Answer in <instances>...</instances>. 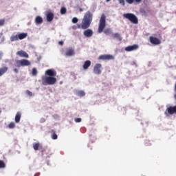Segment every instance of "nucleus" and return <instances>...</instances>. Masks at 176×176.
<instances>
[{
	"label": "nucleus",
	"mask_w": 176,
	"mask_h": 176,
	"mask_svg": "<svg viewBox=\"0 0 176 176\" xmlns=\"http://www.w3.org/2000/svg\"><path fill=\"white\" fill-rule=\"evenodd\" d=\"M30 65H31V62L27 59L15 60L14 66L17 68H20V67H30Z\"/></svg>",
	"instance_id": "20e7f679"
},
{
	"label": "nucleus",
	"mask_w": 176,
	"mask_h": 176,
	"mask_svg": "<svg viewBox=\"0 0 176 176\" xmlns=\"http://www.w3.org/2000/svg\"><path fill=\"white\" fill-rule=\"evenodd\" d=\"M45 75H47L48 76L54 77L57 75V72L54 71V69H49L46 70Z\"/></svg>",
	"instance_id": "9b49d317"
},
{
	"label": "nucleus",
	"mask_w": 176,
	"mask_h": 176,
	"mask_svg": "<svg viewBox=\"0 0 176 176\" xmlns=\"http://www.w3.org/2000/svg\"><path fill=\"white\" fill-rule=\"evenodd\" d=\"M93 21V13L90 11H87L85 14L81 24H78L77 25H73L72 27V30H87V28H90V25H91V23Z\"/></svg>",
	"instance_id": "f257e3e1"
},
{
	"label": "nucleus",
	"mask_w": 176,
	"mask_h": 176,
	"mask_svg": "<svg viewBox=\"0 0 176 176\" xmlns=\"http://www.w3.org/2000/svg\"><path fill=\"white\" fill-rule=\"evenodd\" d=\"M26 36H28V34L27 33H21L16 35H12L10 37V41L15 42L16 41H19V39L21 41L23 39H25Z\"/></svg>",
	"instance_id": "39448f33"
},
{
	"label": "nucleus",
	"mask_w": 176,
	"mask_h": 176,
	"mask_svg": "<svg viewBox=\"0 0 176 176\" xmlns=\"http://www.w3.org/2000/svg\"><path fill=\"white\" fill-rule=\"evenodd\" d=\"M58 43H59V45L63 46L64 45V41H59Z\"/></svg>",
	"instance_id": "4c0bfd02"
},
{
	"label": "nucleus",
	"mask_w": 176,
	"mask_h": 176,
	"mask_svg": "<svg viewBox=\"0 0 176 176\" xmlns=\"http://www.w3.org/2000/svg\"><path fill=\"white\" fill-rule=\"evenodd\" d=\"M149 41L152 45H160L162 41L157 37L150 36Z\"/></svg>",
	"instance_id": "1a4fd4ad"
},
{
	"label": "nucleus",
	"mask_w": 176,
	"mask_h": 176,
	"mask_svg": "<svg viewBox=\"0 0 176 176\" xmlns=\"http://www.w3.org/2000/svg\"><path fill=\"white\" fill-rule=\"evenodd\" d=\"M175 114H176V106H170L167 107L164 112V115H166V116H170V115Z\"/></svg>",
	"instance_id": "0eeeda50"
},
{
	"label": "nucleus",
	"mask_w": 176,
	"mask_h": 176,
	"mask_svg": "<svg viewBox=\"0 0 176 176\" xmlns=\"http://www.w3.org/2000/svg\"><path fill=\"white\" fill-rule=\"evenodd\" d=\"M137 49H138V45H133L125 47L124 50L125 52H133V50H137Z\"/></svg>",
	"instance_id": "ddd939ff"
},
{
	"label": "nucleus",
	"mask_w": 176,
	"mask_h": 176,
	"mask_svg": "<svg viewBox=\"0 0 176 176\" xmlns=\"http://www.w3.org/2000/svg\"><path fill=\"white\" fill-rule=\"evenodd\" d=\"M6 167V164L5 162L0 160V168H5Z\"/></svg>",
	"instance_id": "bb28decb"
},
{
	"label": "nucleus",
	"mask_w": 176,
	"mask_h": 176,
	"mask_svg": "<svg viewBox=\"0 0 176 176\" xmlns=\"http://www.w3.org/2000/svg\"><path fill=\"white\" fill-rule=\"evenodd\" d=\"M123 17L131 21L132 24L138 23V18L133 13H124L123 14Z\"/></svg>",
	"instance_id": "7ed1b4c3"
},
{
	"label": "nucleus",
	"mask_w": 176,
	"mask_h": 176,
	"mask_svg": "<svg viewBox=\"0 0 176 176\" xmlns=\"http://www.w3.org/2000/svg\"><path fill=\"white\" fill-rule=\"evenodd\" d=\"M5 25V19H0V27Z\"/></svg>",
	"instance_id": "473e14b6"
},
{
	"label": "nucleus",
	"mask_w": 176,
	"mask_h": 176,
	"mask_svg": "<svg viewBox=\"0 0 176 176\" xmlns=\"http://www.w3.org/2000/svg\"><path fill=\"white\" fill-rule=\"evenodd\" d=\"M120 5H122V6H124L126 5V3H124V0H118Z\"/></svg>",
	"instance_id": "7c9ffc66"
},
{
	"label": "nucleus",
	"mask_w": 176,
	"mask_h": 176,
	"mask_svg": "<svg viewBox=\"0 0 176 176\" xmlns=\"http://www.w3.org/2000/svg\"><path fill=\"white\" fill-rule=\"evenodd\" d=\"M0 60H2V54L0 53Z\"/></svg>",
	"instance_id": "79ce46f5"
},
{
	"label": "nucleus",
	"mask_w": 176,
	"mask_h": 176,
	"mask_svg": "<svg viewBox=\"0 0 176 176\" xmlns=\"http://www.w3.org/2000/svg\"><path fill=\"white\" fill-rule=\"evenodd\" d=\"M79 12H83V8H80Z\"/></svg>",
	"instance_id": "a19ab883"
},
{
	"label": "nucleus",
	"mask_w": 176,
	"mask_h": 176,
	"mask_svg": "<svg viewBox=\"0 0 176 176\" xmlns=\"http://www.w3.org/2000/svg\"><path fill=\"white\" fill-rule=\"evenodd\" d=\"M91 65V61L86 60L82 66L83 69H88L89 67Z\"/></svg>",
	"instance_id": "f3484780"
},
{
	"label": "nucleus",
	"mask_w": 176,
	"mask_h": 176,
	"mask_svg": "<svg viewBox=\"0 0 176 176\" xmlns=\"http://www.w3.org/2000/svg\"><path fill=\"white\" fill-rule=\"evenodd\" d=\"M17 56H19V57H25V58H28L29 56L28 54H27V52L21 50V51H18L16 52Z\"/></svg>",
	"instance_id": "4468645a"
},
{
	"label": "nucleus",
	"mask_w": 176,
	"mask_h": 176,
	"mask_svg": "<svg viewBox=\"0 0 176 176\" xmlns=\"http://www.w3.org/2000/svg\"><path fill=\"white\" fill-rule=\"evenodd\" d=\"M26 94H28V96H30V97H32V92L29 90L26 91Z\"/></svg>",
	"instance_id": "f704fd0d"
},
{
	"label": "nucleus",
	"mask_w": 176,
	"mask_h": 176,
	"mask_svg": "<svg viewBox=\"0 0 176 176\" xmlns=\"http://www.w3.org/2000/svg\"><path fill=\"white\" fill-rule=\"evenodd\" d=\"M67 13V8L65 7H63L60 9V14H65Z\"/></svg>",
	"instance_id": "cd10ccee"
},
{
	"label": "nucleus",
	"mask_w": 176,
	"mask_h": 176,
	"mask_svg": "<svg viewBox=\"0 0 176 176\" xmlns=\"http://www.w3.org/2000/svg\"><path fill=\"white\" fill-rule=\"evenodd\" d=\"M40 146H41V144L39 143H34L33 144V149H34V151H38V149H39Z\"/></svg>",
	"instance_id": "5701e85b"
},
{
	"label": "nucleus",
	"mask_w": 176,
	"mask_h": 176,
	"mask_svg": "<svg viewBox=\"0 0 176 176\" xmlns=\"http://www.w3.org/2000/svg\"><path fill=\"white\" fill-rule=\"evenodd\" d=\"M56 82H57V78H56L55 77L47 76L43 80V85H55Z\"/></svg>",
	"instance_id": "423d86ee"
},
{
	"label": "nucleus",
	"mask_w": 176,
	"mask_h": 176,
	"mask_svg": "<svg viewBox=\"0 0 176 176\" xmlns=\"http://www.w3.org/2000/svg\"><path fill=\"white\" fill-rule=\"evenodd\" d=\"M115 58V57H113V56L112 55H109V54H104V55H100L99 57H98V60H113Z\"/></svg>",
	"instance_id": "9d476101"
},
{
	"label": "nucleus",
	"mask_w": 176,
	"mask_h": 176,
	"mask_svg": "<svg viewBox=\"0 0 176 176\" xmlns=\"http://www.w3.org/2000/svg\"><path fill=\"white\" fill-rule=\"evenodd\" d=\"M46 17H47V21H53V19H54V14H53V12H48L46 14Z\"/></svg>",
	"instance_id": "2eb2a0df"
},
{
	"label": "nucleus",
	"mask_w": 176,
	"mask_h": 176,
	"mask_svg": "<svg viewBox=\"0 0 176 176\" xmlns=\"http://www.w3.org/2000/svg\"><path fill=\"white\" fill-rule=\"evenodd\" d=\"M101 68H102V65L101 64H96L94 67V73L96 74V75H101Z\"/></svg>",
	"instance_id": "6e6552de"
},
{
	"label": "nucleus",
	"mask_w": 176,
	"mask_h": 176,
	"mask_svg": "<svg viewBox=\"0 0 176 176\" xmlns=\"http://www.w3.org/2000/svg\"><path fill=\"white\" fill-rule=\"evenodd\" d=\"M14 72H15L16 74H19V70L17 69H14Z\"/></svg>",
	"instance_id": "58836bf2"
},
{
	"label": "nucleus",
	"mask_w": 176,
	"mask_h": 176,
	"mask_svg": "<svg viewBox=\"0 0 176 176\" xmlns=\"http://www.w3.org/2000/svg\"><path fill=\"white\" fill-rule=\"evenodd\" d=\"M8 127L9 129H14V127H16V124H14V122H10Z\"/></svg>",
	"instance_id": "c85d7f7f"
},
{
	"label": "nucleus",
	"mask_w": 176,
	"mask_h": 176,
	"mask_svg": "<svg viewBox=\"0 0 176 176\" xmlns=\"http://www.w3.org/2000/svg\"><path fill=\"white\" fill-rule=\"evenodd\" d=\"M105 27H107V16H105V14H102L99 21L98 32L101 34V32L104 31Z\"/></svg>",
	"instance_id": "f03ea898"
},
{
	"label": "nucleus",
	"mask_w": 176,
	"mask_h": 176,
	"mask_svg": "<svg viewBox=\"0 0 176 176\" xmlns=\"http://www.w3.org/2000/svg\"><path fill=\"white\" fill-rule=\"evenodd\" d=\"M51 138H52V140H57L58 138V136L56 133V131H54V129L51 130Z\"/></svg>",
	"instance_id": "aec40b11"
},
{
	"label": "nucleus",
	"mask_w": 176,
	"mask_h": 176,
	"mask_svg": "<svg viewBox=\"0 0 176 176\" xmlns=\"http://www.w3.org/2000/svg\"><path fill=\"white\" fill-rule=\"evenodd\" d=\"M141 1L142 0H133V1L136 2V3H140Z\"/></svg>",
	"instance_id": "e433bc0d"
},
{
	"label": "nucleus",
	"mask_w": 176,
	"mask_h": 176,
	"mask_svg": "<svg viewBox=\"0 0 176 176\" xmlns=\"http://www.w3.org/2000/svg\"><path fill=\"white\" fill-rule=\"evenodd\" d=\"M126 3H129V5H133L134 3V0H125Z\"/></svg>",
	"instance_id": "2f4dec72"
},
{
	"label": "nucleus",
	"mask_w": 176,
	"mask_h": 176,
	"mask_svg": "<svg viewBox=\"0 0 176 176\" xmlns=\"http://www.w3.org/2000/svg\"><path fill=\"white\" fill-rule=\"evenodd\" d=\"M75 54V51L74 49L70 48L65 52V56H67L68 57H71Z\"/></svg>",
	"instance_id": "dca6fc26"
},
{
	"label": "nucleus",
	"mask_w": 176,
	"mask_h": 176,
	"mask_svg": "<svg viewBox=\"0 0 176 176\" xmlns=\"http://www.w3.org/2000/svg\"><path fill=\"white\" fill-rule=\"evenodd\" d=\"M39 175H41V173H36V174L34 175V176H39Z\"/></svg>",
	"instance_id": "ea45409f"
},
{
	"label": "nucleus",
	"mask_w": 176,
	"mask_h": 176,
	"mask_svg": "<svg viewBox=\"0 0 176 176\" xmlns=\"http://www.w3.org/2000/svg\"><path fill=\"white\" fill-rule=\"evenodd\" d=\"M111 0H106V2H109Z\"/></svg>",
	"instance_id": "37998d69"
},
{
	"label": "nucleus",
	"mask_w": 176,
	"mask_h": 176,
	"mask_svg": "<svg viewBox=\"0 0 176 176\" xmlns=\"http://www.w3.org/2000/svg\"><path fill=\"white\" fill-rule=\"evenodd\" d=\"M77 96H78V97H85V96H86V93H85L84 91H78L77 92Z\"/></svg>",
	"instance_id": "4be33fe9"
},
{
	"label": "nucleus",
	"mask_w": 176,
	"mask_h": 176,
	"mask_svg": "<svg viewBox=\"0 0 176 176\" xmlns=\"http://www.w3.org/2000/svg\"><path fill=\"white\" fill-rule=\"evenodd\" d=\"M35 21L36 24H42V23H43V19H42V17L38 16L36 17Z\"/></svg>",
	"instance_id": "412c9836"
},
{
	"label": "nucleus",
	"mask_w": 176,
	"mask_h": 176,
	"mask_svg": "<svg viewBox=\"0 0 176 176\" xmlns=\"http://www.w3.org/2000/svg\"><path fill=\"white\" fill-rule=\"evenodd\" d=\"M74 122H76V123H80V122H82V118H75Z\"/></svg>",
	"instance_id": "72a5a7b5"
},
{
	"label": "nucleus",
	"mask_w": 176,
	"mask_h": 176,
	"mask_svg": "<svg viewBox=\"0 0 176 176\" xmlns=\"http://www.w3.org/2000/svg\"><path fill=\"white\" fill-rule=\"evenodd\" d=\"M46 122V120L45 118H41L40 123H45Z\"/></svg>",
	"instance_id": "c9c22d12"
},
{
	"label": "nucleus",
	"mask_w": 176,
	"mask_h": 176,
	"mask_svg": "<svg viewBox=\"0 0 176 176\" xmlns=\"http://www.w3.org/2000/svg\"><path fill=\"white\" fill-rule=\"evenodd\" d=\"M21 119V113L17 112L15 116V123H20Z\"/></svg>",
	"instance_id": "a211bd4d"
},
{
	"label": "nucleus",
	"mask_w": 176,
	"mask_h": 176,
	"mask_svg": "<svg viewBox=\"0 0 176 176\" xmlns=\"http://www.w3.org/2000/svg\"><path fill=\"white\" fill-rule=\"evenodd\" d=\"M113 38L116 39H118V41H122V37L120 36V34L119 33H115L113 34Z\"/></svg>",
	"instance_id": "b1692460"
},
{
	"label": "nucleus",
	"mask_w": 176,
	"mask_h": 176,
	"mask_svg": "<svg viewBox=\"0 0 176 176\" xmlns=\"http://www.w3.org/2000/svg\"><path fill=\"white\" fill-rule=\"evenodd\" d=\"M8 67H3L0 68V76H2L3 75H5L6 72H8Z\"/></svg>",
	"instance_id": "6ab92c4d"
},
{
	"label": "nucleus",
	"mask_w": 176,
	"mask_h": 176,
	"mask_svg": "<svg viewBox=\"0 0 176 176\" xmlns=\"http://www.w3.org/2000/svg\"><path fill=\"white\" fill-rule=\"evenodd\" d=\"M83 34L87 38H91V36H93V30L91 29L87 28L86 30L84 31Z\"/></svg>",
	"instance_id": "f8f14e48"
},
{
	"label": "nucleus",
	"mask_w": 176,
	"mask_h": 176,
	"mask_svg": "<svg viewBox=\"0 0 176 176\" xmlns=\"http://www.w3.org/2000/svg\"><path fill=\"white\" fill-rule=\"evenodd\" d=\"M73 24H76L78 21H79V19L77 17H74L72 20Z\"/></svg>",
	"instance_id": "c756f323"
},
{
	"label": "nucleus",
	"mask_w": 176,
	"mask_h": 176,
	"mask_svg": "<svg viewBox=\"0 0 176 176\" xmlns=\"http://www.w3.org/2000/svg\"><path fill=\"white\" fill-rule=\"evenodd\" d=\"M32 75L33 76H36V75H38V70H36V68H33L32 69Z\"/></svg>",
	"instance_id": "a878e982"
},
{
	"label": "nucleus",
	"mask_w": 176,
	"mask_h": 176,
	"mask_svg": "<svg viewBox=\"0 0 176 176\" xmlns=\"http://www.w3.org/2000/svg\"><path fill=\"white\" fill-rule=\"evenodd\" d=\"M104 34H105V35H111L112 30H111V29H106L104 30Z\"/></svg>",
	"instance_id": "393cba45"
}]
</instances>
